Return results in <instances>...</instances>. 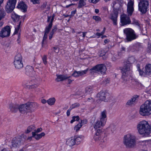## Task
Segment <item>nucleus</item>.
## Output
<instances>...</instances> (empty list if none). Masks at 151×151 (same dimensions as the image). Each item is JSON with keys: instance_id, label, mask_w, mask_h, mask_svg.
I'll return each instance as SVG.
<instances>
[{"instance_id": "nucleus-50", "label": "nucleus", "mask_w": 151, "mask_h": 151, "mask_svg": "<svg viewBox=\"0 0 151 151\" xmlns=\"http://www.w3.org/2000/svg\"><path fill=\"white\" fill-rule=\"evenodd\" d=\"M132 20L133 21V24H135L139 26V22H138V21L136 20L134 18H133Z\"/></svg>"}, {"instance_id": "nucleus-31", "label": "nucleus", "mask_w": 151, "mask_h": 151, "mask_svg": "<svg viewBox=\"0 0 151 151\" xmlns=\"http://www.w3.org/2000/svg\"><path fill=\"white\" fill-rule=\"evenodd\" d=\"M55 101V99L54 97L50 98L47 101L48 104L50 105H53Z\"/></svg>"}, {"instance_id": "nucleus-46", "label": "nucleus", "mask_w": 151, "mask_h": 151, "mask_svg": "<svg viewBox=\"0 0 151 151\" xmlns=\"http://www.w3.org/2000/svg\"><path fill=\"white\" fill-rule=\"evenodd\" d=\"M26 69L27 70L29 71V70L31 72L33 71L34 69L32 66H28L26 67Z\"/></svg>"}, {"instance_id": "nucleus-24", "label": "nucleus", "mask_w": 151, "mask_h": 151, "mask_svg": "<svg viewBox=\"0 0 151 151\" xmlns=\"http://www.w3.org/2000/svg\"><path fill=\"white\" fill-rule=\"evenodd\" d=\"M97 97L99 98L100 100L104 101L105 100L106 97L105 93L103 91H100L99 93L97 94Z\"/></svg>"}, {"instance_id": "nucleus-54", "label": "nucleus", "mask_w": 151, "mask_h": 151, "mask_svg": "<svg viewBox=\"0 0 151 151\" xmlns=\"http://www.w3.org/2000/svg\"><path fill=\"white\" fill-rule=\"evenodd\" d=\"M42 129L41 128H38L36 130L35 129L34 131H35V132H36V133H38L39 132H40L42 131Z\"/></svg>"}, {"instance_id": "nucleus-7", "label": "nucleus", "mask_w": 151, "mask_h": 151, "mask_svg": "<svg viewBox=\"0 0 151 151\" xmlns=\"http://www.w3.org/2000/svg\"><path fill=\"white\" fill-rule=\"evenodd\" d=\"M90 70L91 72H98L104 74L106 70V67L104 64H98L93 67Z\"/></svg>"}, {"instance_id": "nucleus-6", "label": "nucleus", "mask_w": 151, "mask_h": 151, "mask_svg": "<svg viewBox=\"0 0 151 151\" xmlns=\"http://www.w3.org/2000/svg\"><path fill=\"white\" fill-rule=\"evenodd\" d=\"M124 32L126 36V39L128 41H131L137 37L134 31L132 29L127 28L124 30Z\"/></svg>"}, {"instance_id": "nucleus-13", "label": "nucleus", "mask_w": 151, "mask_h": 151, "mask_svg": "<svg viewBox=\"0 0 151 151\" xmlns=\"http://www.w3.org/2000/svg\"><path fill=\"white\" fill-rule=\"evenodd\" d=\"M134 2L133 1L130 0L127 5V12L128 16H131L134 11Z\"/></svg>"}, {"instance_id": "nucleus-25", "label": "nucleus", "mask_w": 151, "mask_h": 151, "mask_svg": "<svg viewBox=\"0 0 151 151\" xmlns=\"http://www.w3.org/2000/svg\"><path fill=\"white\" fill-rule=\"evenodd\" d=\"M14 63L15 68L17 69H20L23 66L22 62L14 61Z\"/></svg>"}, {"instance_id": "nucleus-9", "label": "nucleus", "mask_w": 151, "mask_h": 151, "mask_svg": "<svg viewBox=\"0 0 151 151\" xmlns=\"http://www.w3.org/2000/svg\"><path fill=\"white\" fill-rule=\"evenodd\" d=\"M138 70L139 72V75L141 76L145 77L147 75L151 76V64H148L146 65L145 67L144 71L141 70L139 67H138Z\"/></svg>"}, {"instance_id": "nucleus-36", "label": "nucleus", "mask_w": 151, "mask_h": 151, "mask_svg": "<svg viewBox=\"0 0 151 151\" xmlns=\"http://www.w3.org/2000/svg\"><path fill=\"white\" fill-rule=\"evenodd\" d=\"M80 119L78 116H73L72 117V119L70 121V123H73L76 121L80 122Z\"/></svg>"}, {"instance_id": "nucleus-34", "label": "nucleus", "mask_w": 151, "mask_h": 151, "mask_svg": "<svg viewBox=\"0 0 151 151\" xmlns=\"http://www.w3.org/2000/svg\"><path fill=\"white\" fill-rule=\"evenodd\" d=\"M12 18L14 20H19V16L14 13H13L11 15Z\"/></svg>"}, {"instance_id": "nucleus-55", "label": "nucleus", "mask_w": 151, "mask_h": 151, "mask_svg": "<svg viewBox=\"0 0 151 151\" xmlns=\"http://www.w3.org/2000/svg\"><path fill=\"white\" fill-rule=\"evenodd\" d=\"M55 32H53L52 31H51V32L50 33V35H49V39L50 40H51L52 37V36L54 34Z\"/></svg>"}, {"instance_id": "nucleus-30", "label": "nucleus", "mask_w": 151, "mask_h": 151, "mask_svg": "<svg viewBox=\"0 0 151 151\" xmlns=\"http://www.w3.org/2000/svg\"><path fill=\"white\" fill-rule=\"evenodd\" d=\"M107 101L110 103V104L111 105H113L116 102L115 99L111 96H110L109 98H107Z\"/></svg>"}, {"instance_id": "nucleus-38", "label": "nucleus", "mask_w": 151, "mask_h": 151, "mask_svg": "<svg viewBox=\"0 0 151 151\" xmlns=\"http://www.w3.org/2000/svg\"><path fill=\"white\" fill-rule=\"evenodd\" d=\"M32 137H34L37 140H39L40 139L39 134H37L36 132H32Z\"/></svg>"}, {"instance_id": "nucleus-40", "label": "nucleus", "mask_w": 151, "mask_h": 151, "mask_svg": "<svg viewBox=\"0 0 151 151\" xmlns=\"http://www.w3.org/2000/svg\"><path fill=\"white\" fill-rule=\"evenodd\" d=\"M79 106L80 104L78 103H75L73 104L70 108L72 109L78 107Z\"/></svg>"}, {"instance_id": "nucleus-19", "label": "nucleus", "mask_w": 151, "mask_h": 151, "mask_svg": "<svg viewBox=\"0 0 151 151\" xmlns=\"http://www.w3.org/2000/svg\"><path fill=\"white\" fill-rule=\"evenodd\" d=\"M57 76L56 81L57 82L63 81L71 77V76H68L67 75H56Z\"/></svg>"}, {"instance_id": "nucleus-59", "label": "nucleus", "mask_w": 151, "mask_h": 151, "mask_svg": "<svg viewBox=\"0 0 151 151\" xmlns=\"http://www.w3.org/2000/svg\"><path fill=\"white\" fill-rule=\"evenodd\" d=\"M40 138H41L42 137L44 136L45 134L44 132H42L40 134H39Z\"/></svg>"}, {"instance_id": "nucleus-4", "label": "nucleus", "mask_w": 151, "mask_h": 151, "mask_svg": "<svg viewBox=\"0 0 151 151\" xmlns=\"http://www.w3.org/2000/svg\"><path fill=\"white\" fill-rule=\"evenodd\" d=\"M139 113L143 116L149 115L151 114V100H147L140 106Z\"/></svg>"}, {"instance_id": "nucleus-35", "label": "nucleus", "mask_w": 151, "mask_h": 151, "mask_svg": "<svg viewBox=\"0 0 151 151\" xmlns=\"http://www.w3.org/2000/svg\"><path fill=\"white\" fill-rule=\"evenodd\" d=\"M6 15V13L3 9L0 10V21L4 18Z\"/></svg>"}, {"instance_id": "nucleus-51", "label": "nucleus", "mask_w": 151, "mask_h": 151, "mask_svg": "<svg viewBox=\"0 0 151 151\" xmlns=\"http://www.w3.org/2000/svg\"><path fill=\"white\" fill-rule=\"evenodd\" d=\"M52 19V22H53V20L54 19V17H52L51 16H48L47 22H49V23L51 22V20Z\"/></svg>"}, {"instance_id": "nucleus-18", "label": "nucleus", "mask_w": 151, "mask_h": 151, "mask_svg": "<svg viewBox=\"0 0 151 151\" xmlns=\"http://www.w3.org/2000/svg\"><path fill=\"white\" fill-rule=\"evenodd\" d=\"M88 68L87 69L81 71H75L72 74L71 76H73L74 77H78L80 76H81L86 74L87 72L88 71Z\"/></svg>"}, {"instance_id": "nucleus-52", "label": "nucleus", "mask_w": 151, "mask_h": 151, "mask_svg": "<svg viewBox=\"0 0 151 151\" xmlns=\"http://www.w3.org/2000/svg\"><path fill=\"white\" fill-rule=\"evenodd\" d=\"M110 81L109 79L107 78L106 79L104 80L103 81V83L104 84H106L109 83Z\"/></svg>"}, {"instance_id": "nucleus-64", "label": "nucleus", "mask_w": 151, "mask_h": 151, "mask_svg": "<svg viewBox=\"0 0 151 151\" xmlns=\"http://www.w3.org/2000/svg\"><path fill=\"white\" fill-rule=\"evenodd\" d=\"M41 102L42 104H45L47 102V101L45 99H43L41 100Z\"/></svg>"}, {"instance_id": "nucleus-29", "label": "nucleus", "mask_w": 151, "mask_h": 151, "mask_svg": "<svg viewBox=\"0 0 151 151\" xmlns=\"http://www.w3.org/2000/svg\"><path fill=\"white\" fill-rule=\"evenodd\" d=\"M52 19H52L51 22L49 23L48 25L46 27L45 31V32L48 33L51 29L52 26Z\"/></svg>"}, {"instance_id": "nucleus-27", "label": "nucleus", "mask_w": 151, "mask_h": 151, "mask_svg": "<svg viewBox=\"0 0 151 151\" xmlns=\"http://www.w3.org/2000/svg\"><path fill=\"white\" fill-rule=\"evenodd\" d=\"M83 137L82 136H80L76 137L75 136L74 137L76 145H78L80 144L82 140Z\"/></svg>"}, {"instance_id": "nucleus-14", "label": "nucleus", "mask_w": 151, "mask_h": 151, "mask_svg": "<svg viewBox=\"0 0 151 151\" xmlns=\"http://www.w3.org/2000/svg\"><path fill=\"white\" fill-rule=\"evenodd\" d=\"M139 96L134 95L129 100H128L126 104L128 106H132L135 105L137 102Z\"/></svg>"}, {"instance_id": "nucleus-60", "label": "nucleus", "mask_w": 151, "mask_h": 151, "mask_svg": "<svg viewBox=\"0 0 151 151\" xmlns=\"http://www.w3.org/2000/svg\"><path fill=\"white\" fill-rule=\"evenodd\" d=\"M40 138H41L42 137L44 136L45 134L44 132H42L40 134H39Z\"/></svg>"}, {"instance_id": "nucleus-37", "label": "nucleus", "mask_w": 151, "mask_h": 151, "mask_svg": "<svg viewBox=\"0 0 151 151\" xmlns=\"http://www.w3.org/2000/svg\"><path fill=\"white\" fill-rule=\"evenodd\" d=\"M93 89L92 87L91 86H88L85 89L86 93L87 94H90L92 92Z\"/></svg>"}, {"instance_id": "nucleus-10", "label": "nucleus", "mask_w": 151, "mask_h": 151, "mask_svg": "<svg viewBox=\"0 0 151 151\" xmlns=\"http://www.w3.org/2000/svg\"><path fill=\"white\" fill-rule=\"evenodd\" d=\"M11 29L9 26H6L2 28L0 32V37L2 38L9 36L10 33Z\"/></svg>"}, {"instance_id": "nucleus-53", "label": "nucleus", "mask_w": 151, "mask_h": 151, "mask_svg": "<svg viewBox=\"0 0 151 151\" xmlns=\"http://www.w3.org/2000/svg\"><path fill=\"white\" fill-rule=\"evenodd\" d=\"M47 34H48L47 33H46V32H45L44 35L43 37V40L42 41V44H43V43L44 40H45L47 38Z\"/></svg>"}, {"instance_id": "nucleus-20", "label": "nucleus", "mask_w": 151, "mask_h": 151, "mask_svg": "<svg viewBox=\"0 0 151 151\" xmlns=\"http://www.w3.org/2000/svg\"><path fill=\"white\" fill-rule=\"evenodd\" d=\"M15 6V5L7 2L5 7V11L8 13H11L13 11Z\"/></svg>"}, {"instance_id": "nucleus-26", "label": "nucleus", "mask_w": 151, "mask_h": 151, "mask_svg": "<svg viewBox=\"0 0 151 151\" xmlns=\"http://www.w3.org/2000/svg\"><path fill=\"white\" fill-rule=\"evenodd\" d=\"M86 0H79L78 6L79 9L82 8L86 5Z\"/></svg>"}, {"instance_id": "nucleus-49", "label": "nucleus", "mask_w": 151, "mask_h": 151, "mask_svg": "<svg viewBox=\"0 0 151 151\" xmlns=\"http://www.w3.org/2000/svg\"><path fill=\"white\" fill-rule=\"evenodd\" d=\"M106 119L104 117H101L100 122V123H105L106 122Z\"/></svg>"}, {"instance_id": "nucleus-42", "label": "nucleus", "mask_w": 151, "mask_h": 151, "mask_svg": "<svg viewBox=\"0 0 151 151\" xmlns=\"http://www.w3.org/2000/svg\"><path fill=\"white\" fill-rule=\"evenodd\" d=\"M19 138H20V140L24 141V143H25V141H27V137L25 135H23L22 136H20Z\"/></svg>"}, {"instance_id": "nucleus-44", "label": "nucleus", "mask_w": 151, "mask_h": 151, "mask_svg": "<svg viewBox=\"0 0 151 151\" xmlns=\"http://www.w3.org/2000/svg\"><path fill=\"white\" fill-rule=\"evenodd\" d=\"M93 19L95 20L96 21H100L101 20L100 17L98 16H94L93 17Z\"/></svg>"}, {"instance_id": "nucleus-57", "label": "nucleus", "mask_w": 151, "mask_h": 151, "mask_svg": "<svg viewBox=\"0 0 151 151\" xmlns=\"http://www.w3.org/2000/svg\"><path fill=\"white\" fill-rule=\"evenodd\" d=\"M72 109H71V108H70L67 111L66 114H67V116H69L70 115V111Z\"/></svg>"}, {"instance_id": "nucleus-45", "label": "nucleus", "mask_w": 151, "mask_h": 151, "mask_svg": "<svg viewBox=\"0 0 151 151\" xmlns=\"http://www.w3.org/2000/svg\"><path fill=\"white\" fill-rule=\"evenodd\" d=\"M21 22H20L19 23V24L17 26V28H15V31L14 32V33H17L18 32V31L20 28V26L21 25Z\"/></svg>"}, {"instance_id": "nucleus-47", "label": "nucleus", "mask_w": 151, "mask_h": 151, "mask_svg": "<svg viewBox=\"0 0 151 151\" xmlns=\"http://www.w3.org/2000/svg\"><path fill=\"white\" fill-rule=\"evenodd\" d=\"M34 4H39L40 3V0H30Z\"/></svg>"}, {"instance_id": "nucleus-8", "label": "nucleus", "mask_w": 151, "mask_h": 151, "mask_svg": "<svg viewBox=\"0 0 151 151\" xmlns=\"http://www.w3.org/2000/svg\"><path fill=\"white\" fill-rule=\"evenodd\" d=\"M149 2L146 0H143L140 1L138 4L139 10L142 13H145L149 6Z\"/></svg>"}, {"instance_id": "nucleus-56", "label": "nucleus", "mask_w": 151, "mask_h": 151, "mask_svg": "<svg viewBox=\"0 0 151 151\" xmlns=\"http://www.w3.org/2000/svg\"><path fill=\"white\" fill-rule=\"evenodd\" d=\"M100 0H89L90 2L94 4H96Z\"/></svg>"}, {"instance_id": "nucleus-62", "label": "nucleus", "mask_w": 151, "mask_h": 151, "mask_svg": "<svg viewBox=\"0 0 151 151\" xmlns=\"http://www.w3.org/2000/svg\"><path fill=\"white\" fill-rule=\"evenodd\" d=\"M33 137H32V136L28 137L27 138V141H30L32 140Z\"/></svg>"}, {"instance_id": "nucleus-33", "label": "nucleus", "mask_w": 151, "mask_h": 151, "mask_svg": "<svg viewBox=\"0 0 151 151\" xmlns=\"http://www.w3.org/2000/svg\"><path fill=\"white\" fill-rule=\"evenodd\" d=\"M112 7L114 9H117L120 6V4L118 1H115L113 2Z\"/></svg>"}, {"instance_id": "nucleus-43", "label": "nucleus", "mask_w": 151, "mask_h": 151, "mask_svg": "<svg viewBox=\"0 0 151 151\" xmlns=\"http://www.w3.org/2000/svg\"><path fill=\"white\" fill-rule=\"evenodd\" d=\"M7 2L16 5L17 0H8Z\"/></svg>"}, {"instance_id": "nucleus-41", "label": "nucleus", "mask_w": 151, "mask_h": 151, "mask_svg": "<svg viewBox=\"0 0 151 151\" xmlns=\"http://www.w3.org/2000/svg\"><path fill=\"white\" fill-rule=\"evenodd\" d=\"M106 111L104 110L101 113V117H104V118H106Z\"/></svg>"}, {"instance_id": "nucleus-15", "label": "nucleus", "mask_w": 151, "mask_h": 151, "mask_svg": "<svg viewBox=\"0 0 151 151\" xmlns=\"http://www.w3.org/2000/svg\"><path fill=\"white\" fill-rule=\"evenodd\" d=\"M118 13L114 12L110 14L109 16V18L112 21L114 25L116 26L117 24Z\"/></svg>"}, {"instance_id": "nucleus-21", "label": "nucleus", "mask_w": 151, "mask_h": 151, "mask_svg": "<svg viewBox=\"0 0 151 151\" xmlns=\"http://www.w3.org/2000/svg\"><path fill=\"white\" fill-rule=\"evenodd\" d=\"M19 105L17 104H10L9 108L12 112L15 113L19 110Z\"/></svg>"}, {"instance_id": "nucleus-61", "label": "nucleus", "mask_w": 151, "mask_h": 151, "mask_svg": "<svg viewBox=\"0 0 151 151\" xmlns=\"http://www.w3.org/2000/svg\"><path fill=\"white\" fill-rule=\"evenodd\" d=\"M46 4H47L46 3H43L41 6L42 8L44 9L46 7Z\"/></svg>"}, {"instance_id": "nucleus-22", "label": "nucleus", "mask_w": 151, "mask_h": 151, "mask_svg": "<svg viewBox=\"0 0 151 151\" xmlns=\"http://www.w3.org/2000/svg\"><path fill=\"white\" fill-rule=\"evenodd\" d=\"M17 8L20 9L23 12L27 11V6L23 2H20L17 6Z\"/></svg>"}, {"instance_id": "nucleus-2", "label": "nucleus", "mask_w": 151, "mask_h": 151, "mask_svg": "<svg viewBox=\"0 0 151 151\" xmlns=\"http://www.w3.org/2000/svg\"><path fill=\"white\" fill-rule=\"evenodd\" d=\"M105 123H95L93 125L96 132L94 135L93 139L95 141H101L104 142L103 139L105 137V133L102 131V127L105 125Z\"/></svg>"}, {"instance_id": "nucleus-32", "label": "nucleus", "mask_w": 151, "mask_h": 151, "mask_svg": "<svg viewBox=\"0 0 151 151\" xmlns=\"http://www.w3.org/2000/svg\"><path fill=\"white\" fill-rule=\"evenodd\" d=\"M35 128V127L33 125H31L28 127L27 129L25 130V133L26 134L29 133L32 131L34 130Z\"/></svg>"}, {"instance_id": "nucleus-28", "label": "nucleus", "mask_w": 151, "mask_h": 151, "mask_svg": "<svg viewBox=\"0 0 151 151\" xmlns=\"http://www.w3.org/2000/svg\"><path fill=\"white\" fill-rule=\"evenodd\" d=\"M22 58L21 54L18 53L15 56L14 61L22 62Z\"/></svg>"}, {"instance_id": "nucleus-63", "label": "nucleus", "mask_w": 151, "mask_h": 151, "mask_svg": "<svg viewBox=\"0 0 151 151\" xmlns=\"http://www.w3.org/2000/svg\"><path fill=\"white\" fill-rule=\"evenodd\" d=\"M87 122V120L86 119H84L83 120L80 119V122H81V123H85Z\"/></svg>"}, {"instance_id": "nucleus-17", "label": "nucleus", "mask_w": 151, "mask_h": 151, "mask_svg": "<svg viewBox=\"0 0 151 151\" xmlns=\"http://www.w3.org/2000/svg\"><path fill=\"white\" fill-rule=\"evenodd\" d=\"M19 111L22 114H25L29 112V110L27 103L21 104L19 105Z\"/></svg>"}, {"instance_id": "nucleus-5", "label": "nucleus", "mask_w": 151, "mask_h": 151, "mask_svg": "<svg viewBox=\"0 0 151 151\" xmlns=\"http://www.w3.org/2000/svg\"><path fill=\"white\" fill-rule=\"evenodd\" d=\"M136 139L135 137L130 134L125 135L124 136V143L126 147L129 148H133L136 145Z\"/></svg>"}, {"instance_id": "nucleus-48", "label": "nucleus", "mask_w": 151, "mask_h": 151, "mask_svg": "<svg viewBox=\"0 0 151 151\" xmlns=\"http://www.w3.org/2000/svg\"><path fill=\"white\" fill-rule=\"evenodd\" d=\"M44 64L46 65L47 63V57L46 55H44L42 58Z\"/></svg>"}, {"instance_id": "nucleus-1", "label": "nucleus", "mask_w": 151, "mask_h": 151, "mask_svg": "<svg viewBox=\"0 0 151 151\" xmlns=\"http://www.w3.org/2000/svg\"><path fill=\"white\" fill-rule=\"evenodd\" d=\"M136 60L134 56H132L129 57L128 61L129 63H127L121 69V72L122 74V79L124 82H126L129 80V76L131 73V64L134 63Z\"/></svg>"}, {"instance_id": "nucleus-11", "label": "nucleus", "mask_w": 151, "mask_h": 151, "mask_svg": "<svg viewBox=\"0 0 151 151\" xmlns=\"http://www.w3.org/2000/svg\"><path fill=\"white\" fill-rule=\"evenodd\" d=\"M129 16L125 14H123L121 15L120 22L123 26L131 23V21Z\"/></svg>"}, {"instance_id": "nucleus-39", "label": "nucleus", "mask_w": 151, "mask_h": 151, "mask_svg": "<svg viewBox=\"0 0 151 151\" xmlns=\"http://www.w3.org/2000/svg\"><path fill=\"white\" fill-rule=\"evenodd\" d=\"M82 125H83L82 124V123H78V124L74 127V129L75 130L76 132H77L79 130Z\"/></svg>"}, {"instance_id": "nucleus-58", "label": "nucleus", "mask_w": 151, "mask_h": 151, "mask_svg": "<svg viewBox=\"0 0 151 151\" xmlns=\"http://www.w3.org/2000/svg\"><path fill=\"white\" fill-rule=\"evenodd\" d=\"M57 29V26H54L53 27L52 29V31L54 32H55V31H56Z\"/></svg>"}, {"instance_id": "nucleus-12", "label": "nucleus", "mask_w": 151, "mask_h": 151, "mask_svg": "<svg viewBox=\"0 0 151 151\" xmlns=\"http://www.w3.org/2000/svg\"><path fill=\"white\" fill-rule=\"evenodd\" d=\"M11 147H17L24 144V141L20 140V138H14L11 142Z\"/></svg>"}, {"instance_id": "nucleus-23", "label": "nucleus", "mask_w": 151, "mask_h": 151, "mask_svg": "<svg viewBox=\"0 0 151 151\" xmlns=\"http://www.w3.org/2000/svg\"><path fill=\"white\" fill-rule=\"evenodd\" d=\"M75 139L72 137L68 139L66 141L67 145L70 147L73 146L76 144Z\"/></svg>"}, {"instance_id": "nucleus-3", "label": "nucleus", "mask_w": 151, "mask_h": 151, "mask_svg": "<svg viewBox=\"0 0 151 151\" xmlns=\"http://www.w3.org/2000/svg\"><path fill=\"white\" fill-rule=\"evenodd\" d=\"M137 128L140 134L147 136L151 133V125L149 123H139Z\"/></svg>"}, {"instance_id": "nucleus-16", "label": "nucleus", "mask_w": 151, "mask_h": 151, "mask_svg": "<svg viewBox=\"0 0 151 151\" xmlns=\"http://www.w3.org/2000/svg\"><path fill=\"white\" fill-rule=\"evenodd\" d=\"M26 103L28 106L29 111L35 110L39 106L38 104L35 102H28Z\"/></svg>"}]
</instances>
